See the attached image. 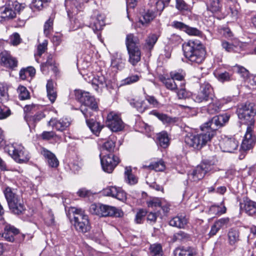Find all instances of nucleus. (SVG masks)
I'll use <instances>...</instances> for the list:
<instances>
[{
	"label": "nucleus",
	"mask_w": 256,
	"mask_h": 256,
	"mask_svg": "<svg viewBox=\"0 0 256 256\" xmlns=\"http://www.w3.org/2000/svg\"><path fill=\"white\" fill-rule=\"evenodd\" d=\"M150 254L152 256H162V247L160 244H155L150 246Z\"/></svg>",
	"instance_id": "obj_44"
},
{
	"label": "nucleus",
	"mask_w": 256,
	"mask_h": 256,
	"mask_svg": "<svg viewBox=\"0 0 256 256\" xmlns=\"http://www.w3.org/2000/svg\"><path fill=\"white\" fill-rule=\"evenodd\" d=\"M170 76L174 80H176L181 82H184V74L182 73L171 72L170 73Z\"/></svg>",
	"instance_id": "obj_59"
},
{
	"label": "nucleus",
	"mask_w": 256,
	"mask_h": 256,
	"mask_svg": "<svg viewBox=\"0 0 256 256\" xmlns=\"http://www.w3.org/2000/svg\"><path fill=\"white\" fill-rule=\"evenodd\" d=\"M50 0H33L32 6L38 10H42L44 6V4H46Z\"/></svg>",
	"instance_id": "obj_56"
},
{
	"label": "nucleus",
	"mask_w": 256,
	"mask_h": 256,
	"mask_svg": "<svg viewBox=\"0 0 256 256\" xmlns=\"http://www.w3.org/2000/svg\"><path fill=\"white\" fill-rule=\"evenodd\" d=\"M230 221L228 218H222L216 221L214 224L220 229L221 228L226 226Z\"/></svg>",
	"instance_id": "obj_63"
},
{
	"label": "nucleus",
	"mask_w": 256,
	"mask_h": 256,
	"mask_svg": "<svg viewBox=\"0 0 256 256\" xmlns=\"http://www.w3.org/2000/svg\"><path fill=\"white\" fill-rule=\"evenodd\" d=\"M18 233V230L14 228L10 227L4 230L2 234V237L8 242H12L14 240V236Z\"/></svg>",
	"instance_id": "obj_33"
},
{
	"label": "nucleus",
	"mask_w": 256,
	"mask_h": 256,
	"mask_svg": "<svg viewBox=\"0 0 256 256\" xmlns=\"http://www.w3.org/2000/svg\"><path fill=\"white\" fill-rule=\"evenodd\" d=\"M12 4H11V7L15 12L16 11L20 12L25 7L24 4H20L17 1H13L12 0Z\"/></svg>",
	"instance_id": "obj_61"
},
{
	"label": "nucleus",
	"mask_w": 256,
	"mask_h": 256,
	"mask_svg": "<svg viewBox=\"0 0 256 256\" xmlns=\"http://www.w3.org/2000/svg\"><path fill=\"white\" fill-rule=\"evenodd\" d=\"M210 100L212 102L208 105L207 111L210 114H214L218 112L221 108V104L218 100H214L212 98V100Z\"/></svg>",
	"instance_id": "obj_38"
},
{
	"label": "nucleus",
	"mask_w": 256,
	"mask_h": 256,
	"mask_svg": "<svg viewBox=\"0 0 256 256\" xmlns=\"http://www.w3.org/2000/svg\"><path fill=\"white\" fill-rule=\"evenodd\" d=\"M4 150L18 164L26 163L30 158V152L20 144H8Z\"/></svg>",
	"instance_id": "obj_3"
},
{
	"label": "nucleus",
	"mask_w": 256,
	"mask_h": 256,
	"mask_svg": "<svg viewBox=\"0 0 256 256\" xmlns=\"http://www.w3.org/2000/svg\"><path fill=\"white\" fill-rule=\"evenodd\" d=\"M12 0H7L4 6L0 8V20L4 21L14 18L16 16V12L11 7Z\"/></svg>",
	"instance_id": "obj_14"
},
{
	"label": "nucleus",
	"mask_w": 256,
	"mask_h": 256,
	"mask_svg": "<svg viewBox=\"0 0 256 256\" xmlns=\"http://www.w3.org/2000/svg\"><path fill=\"white\" fill-rule=\"evenodd\" d=\"M106 124V126L114 132L121 131L124 127V123L120 116L113 112L108 114Z\"/></svg>",
	"instance_id": "obj_9"
},
{
	"label": "nucleus",
	"mask_w": 256,
	"mask_h": 256,
	"mask_svg": "<svg viewBox=\"0 0 256 256\" xmlns=\"http://www.w3.org/2000/svg\"><path fill=\"white\" fill-rule=\"evenodd\" d=\"M48 125L51 126L58 131L62 132L70 126V122L67 118H63L58 120L52 118L48 122Z\"/></svg>",
	"instance_id": "obj_17"
},
{
	"label": "nucleus",
	"mask_w": 256,
	"mask_h": 256,
	"mask_svg": "<svg viewBox=\"0 0 256 256\" xmlns=\"http://www.w3.org/2000/svg\"><path fill=\"white\" fill-rule=\"evenodd\" d=\"M18 98L20 100H24L29 98L30 94L26 88L24 86H20L18 88Z\"/></svg>",
	"instance_id": "obj_49"
},
{
	"label": "nucleus",
	"mask_w": 256,
	"mask_h": 256,
	"mask_svg": "<svg viewBox=\"0 0 256 256\" xmlns=\"http://www.w3.org/2000/svg\"><path fill=\"white\" fill-rule=\"evenodd\" d=\"M253 128L250 126L247 128L246 132L244 136V138L242 142L241 148L244 150H250L254 146L256 138L252 134Z\"/></svg>",
	"instance_id": "obj_13"
},
{
	"label": "nucleus",
	"mask_w": 256,
	"mask_h": 256,
	"mask_svg": "<svg viewBox=\"0 0 256 256\" xmlns=\"http://www.w3.org/2000/svg\"><path fill=\"white\" fill-rule=\"evenodd\" d=\"M100 162L103 170L108 173H111L119 163V158L112 154L104 156L100 158Z\"/></svg>",
	"instance_id": "obj_10"
},
{
	"label": "nucleus",
	"mask_w": 256,
	"mask_h": 256,
	"mask_svg": "<svg viewBox=\"0 0 256 256\" xmlns=\"http://www.w3.org/2000/svg\"><path fill=\"white\" fill-rule=\"evenodd\" d=\"M158 36L154 34H150L146 38L145 43L144 45V48L148 51L150 52L156 42Z\"/></svg>",
	"instance_id": "obj_30"
},
{
	"label": "nucleus",
	"mask_w": 256,
	"mask_h": 256,
	"mask_svg": "<svg viewBox=\"0 0 256 256\" xmlns=\"http://www.w3.org/2000/svg\"><path fill=\"white\" fill-rule=\"evenodd\" d=\"M234 70L238 73L242 77L246 78L248 76L249 72L244 67L236 65L234 67Z\"/></svg>",
	"instance_id": "obj_50"
},
{
	"label": "nucleus",
	"mask_w": 256,
	"mask_h": 256,
	"mask_svg": "<svg viewBox=\"0 0 256 256\" xmlns=\"http://www.w3.org/2000/svg\"><path fill=\"white\" fill-rule=\"evenodd\" d=\"M104 26V18L101 14H98L96 17L91 18L90 27L92 28L94 32L100 30Z\"/></svg>",
	"instance_id": "obj_25"
},
{
	"label": "nucleus",
	"mask_w": 256,
	"mask_h": 256,
	"mask_svg": "<svg viewBox=\"0 0 256 256\" xmlns=\"http://www.w3.org/2000/svg\"><path fill=\"white\" fill-rule=\"evenodd\" d=\"M220 148L227 152H232L238 146V142L234 138H226L220 142Z\"/></svg>",
	"instance_id": "obj_16"
},
{
	"label": "nucleus",
	"mask_w": 256,
	"mask_h": 256,
	"mask_svg": "<svg viewBox=\"0 0 256 256\" xmlns=\"http://www.w3.org/2000/svg\"><path fill=\"white\" fill-rule=\"evenodd\" d=\"M185 32L190 36H200L202 35V32L196 28L190 27L187 26Z\"/></svg>",
	"instance_id": "obj_55"
},
{
	"label": "nucleus",
	"mask_w": 256,
	"mask_h": 256,
	"mask_svg": "<svg viewBox=\"0 0 256 256\" xmlns=\"http://www.w3.org/2000/svg\"><path fill=\"white\" fill-rule=\"evenodd\" d=\"M162 200L158 198H154L148 202V207L152 208L160 207Z\"/></svg>",
	"instance_id": "obj_60"
},
{
	"label": "nucleus",
	"mask_w": 256,
	"mask_h": 256,
	"mask_svg": "<svg viewBox=\"0 0 256 256\" xmlns=\"http://www.w3.org/2000/svg\"><path fill=\"white\" fill-rule=\"evenodd\" d=\"M8 95L6 89L4 86H0V103H3L8 100Z\"/></svg>",
	"instance_id": "obj_58"
},
{
	"label": "nucleus",
	"mask_w": 256,
	"mask_h": 256,
	"mask_svg": "<svg viewBox=\"0 0 256 256\" xmlns=\"http://www.w3.org/2000/svg\"><path fill=\"white\" fill-rule=\"evenodd\" d=\"M158 144L163 148H167L169 145V138L167 132H162L157 136Z\"/></svg>",
	"instance_id": "obj_35"
},
{
	"label": "nucleus",
	"mask_w": 256,
	"mask_h": 256,
	"mask_svg": "<svg viewBox=\"0 0 256 256\" xmlns=\"http://www.w3.org/2000/svg\"><path fill=\"white\" fill-rule=\"evenodd\" d=\"M226 212V208L225 206H212L208 210L210 214L220 215L224 214Z\"/></svg>",
	"instance_id": "obj_46"
},
{
	"label": "nucleus",
	"mask_w": 256,
	"mask_h": 256,
	"mask_svg": "<svg viewBox=\"0 0 256 256\" xmlns=\"http://www.w3.org/2000/svg\"><path fill=\"white\" fill-rule=\"evenodd\" d=\"M174 256H198L196 249L190 247H182L176 248L174 252Z\"/></svg>",
	"instance_id": "obj_26"
},
{
	"label": "nucleus",
	"mask_w": 256,
	"mask_h": 256,
	"mask_svg": "<svg viewBox=\"0 0 256 256\" xmlns=\"http://www.w3.org/2000/svg\"><path fill=\"white\" fill-rule=\"evenodd\" d=\"M102 192L105 196L114 198L122 202L126 200V193L120 187L108 186L103 190Z\"/></svg>",
	"instance_id": "obj_12"
},
{
	"label": "nucleus",
	"mask_w": 256,
	"mask_h": 256,
	"mask_svg": "<svg viewBox=\"0 0 256 256\" xmlns=\"http://www.w3.org/2000/svg\"><path fill=\"white\" fill-rule=\"evenodd\" d=\"M46 87L48 97L51 102L53 103L55 102L57 97L56 92L54 88L53 82L52 80H48Z\"/></svg>",
	"instance_id": "obj_31"
},
{
	"label": "nucleus",
	"mask_w": 256,
	"mask_h": 256,
	"mask_svg": "<svg viewBox=\"0 0 256 256\" xmlns=\"http://www.w3.org/2000/svg\"><path fill=\"white\" fill-rule=\"evenodd\" d=\"M130 104L141 113H142L148 108V105L146 104L144 100L137 97L130 100Z\"/></svg>",
	"instance_id": "obj_24"
},
{
	"label": "nucleus",
	"mask_w": 256,
	"mask_h": 256,
	"mask_svg": "<svg viewBox=\"0 0 256 256\" xmlns=\"http://www.w3.org/2000/svg\"><path fill=\"white\" fill-rule=\"evenodd\" d=\"M12 212L16 214H20L26 210L22 198L20 197L8 204Z\"/></svg>",
	"instance_id": "obj_19"
},
{
	"label": "nucleus",
	"mask_w": 256,
	"mask_h": 256,
	"mask_svg": "<svg viewBox=\"0 0 256 256\" xmlns=\"http://www.w3.org/2000/svg\"><path fill=\"white\" fill-rule=\"evenodd\" d=\"M11 114V111L9 108L0 103V120L6 118Z\"/></svg>",
	"instance_id": "obj_48"
},
{
	"label": "nucleus",
	"mask_w": 256,
	"mask_h": 256,
	"mask_svg": "<svg viewBox=\"0 0 256 256\" xmlns=\"http://www.w3.org/2000/svg\"><path fill=\"white\" fill-rule=\"evenodd\" d=\"M125 66V60L122 55L118 52L114 53L112 56L111 66L117 70H122Z\"/></svg>",
	"instance_id": "obj_22"
},
{
	"label": "nucleus",
	"mask_w": 256,
	"mask_h": 256,
	"mask_svg": "<svg viewBox=\"0 0 256 256\" xmlns=\"http://www.w3.org/2000/svg\"><path fill=\"white\" fill-rule=\"evenodd\" d=\"M150 114L156 116L164 124H171L176 122L175 118H172L166 114L160 113L156 110H152Z\"/></svg>",
	"instance_id": "obj_34"
},
{
	"label": "nucleus",
	"mask_w": 256,
	"mask_h": 256,
	"mask_svg": "<svg viewBox=\"0 0 256 256\" xmlns=\"http://www.w3.org/2000/svg\"><path fill=\"white\" fill-rule=\"evenodd\" d=\"M222 46L223 48L228 52H235L236 47L226 41H222Z\"/></svg>",
	"instance_id": "obj_62"
},
{
	"label": "nucleus",
	"mask_w": 256,
	"mask_h": 256,
	"mask_svg": "<svg viewBox=\"0 0 256 256\" xmlns=\"http://www.w3.org/2000/svg\"><path fill=\"white\" fill-rule=\"evenodd\" d=\"M4 196L7 201L8 204L10 203L13 200L21 197L16 194V190L7 186L4 190Z\"/></svg>",
	"instance_id": "obj_29"
},
{
	"label": "nucleus",
	"mask_w": 256,
	"mask_h": 256,
	"mask_svg": "<svg viewBox=\"0 0 256 256\" xmlns=\"http://www.w3.org/2000/svg\"><path fill=\"white\" fill-rule=\"evenodd\" d=\"M228 241L230 245L235 244L239 240V232L234 229H230L228 234Z\"/></svg>",
	"instance_id": "obj_40"
},
{
	"label": "nucleus",
	"mask_w": 256,
	"mask_h": 256,
	"mask_svg": "<svg viewBox=\"0 0 256 256\" xmlns=\"http://www.w3.org/2000/svg\"><path fill=\"white\" fill-rule=\"evenodd\" d=\"M84 78L92 83L93 88L96 91H98L99 88L102 89L107 86L106 80L103 75H98L94 77L92 76L88 77V80L86 78Z\"/></svg>",
	"instance_id": "obj_15"
},
{
	"label": "nucleus",
	"mask_w": 256,
	"mask_h": 256,
	"mask_svg": "<svg viewBox=\"0 0 256 256\" xmlns=\"http://www.w3.org/2000/svg\"><path fill=\"white\" fill-rule=\"evenodd\" d=\"M236 112L240 119L251 122L256 114V106L253 103L246 102L239 105Z\"/></svg>",
	"instance_id": "obj_7"
},
{
	"label": "nucleus",
	"mask_w": 256,
	"mask_h": 256,
	"mask_svg": "<svg viewBox=\"0 0 256 256\" xmlns=\"http://www.w3.org/2000/svg\"><path fill=\"white\" fill-rule=\"evenodd\" d=\"M240 208L250 216L256 214V202L250 200L244 201L240 204Z\"/></svg>",
	"instance_id": "obj_27"
},
{
	"label": "nucleus",
	"mask_w": 256,
	"mask_h": 256,
	"mask_svg": "<svg viewBox=\"0 0 256 256\" xmlns=\"http://www.w3.org/2000/svg\"><path fill=\"white\" fill-rule=\"evenodd\" d=\"M216 78L219 81L223 82L230 80H232V75L228 72H224L218 74L216 76Z\"/></svg>",
	"instance_id": "obj_54"
},
{
	"label": "nucleus",
	"mask_w": 256,
	"mask_h": 256,
	"mask_svg": "<svg viewBox=\"0 0 256 256\" xmlns=\"http://www.w3.org/2000/svg\"><path fill=\"white\" fill-rule=\"evenodd\" d=\"M143 168L160 172L163 171L165 169V164L163 160H160L157 162H152L148 166L144 165L143 166Z\"/></svg>",
	"instance_id": "obj_37"
},
{
	"label": "nucleus",
	"mask_w": 256,
	"mask_h": 256,
	"mask_svg": "<svg viewBox=\"0 0 256 256\" xmlns=\"http://www.w3.org/2000/svg\"><path fill=\"white\" fill-rule=\"evenodd\" d=\"M210 170V166L206 164L197 166L191 173L188 174V179L193 182H198L203 178L206 174Z\"/></svg>",
	"instance_id": "obj_11"
},
{
	"label": "nucleus",
	"mask_w": 256,
	"mask_h": 256,
	"mask_svg": "<svg viewBox=\"0 0 256 256\" xmlns=\"http://www.w3.org/2000/svg\"><path fill=\"white\" fill-rule=\"evenodd\" d=\"M213 89L210 84L208 82L200 84L199 91L196 94L193 95L194 100L198 103L206 102L212 100Z\"/></svg>",
	"instance_id": "obj_6"
},
{
	"label": "nucleus",
	"mask_w": 256,
	"mask_h": 256,
	"mask_svg": "<svg viewBox=\"0 0 256 256\" xmlns=\"http://www.w3.org/2000/svg\"><path fill=\"white\" fill-rule=\"evenodd\" d=\"M75 96L76 99L82 104L81 106H90L93 108H98L94 98L89 92L76 90Z\"/></svg>",
	"instance_id": "obj_8"
},
{
	"label": "nucleus",
	"mask_w": 256,
	"mask_h": 256,
	"mask_svg": "<svg viewBox=\"0 0 256 256\" xmlns=\"http://www.w3.org/2000/svg\"><path fill=\"white\" fill-rule=\"evenodd\" d=\"M184 82H181L176 90L178 97L179 99H184L188 96L189 94L184 88Z\"/></svg>",
	"instance_id": "obj_45"
},
{
	"label": "nucleus",
	"mask_w": 256,
	"mask_h": 256,
	"mask_svg": "<svg viewBox=\"0 0 256 256\" xmlns=\"http://www.w3.org/2000/svg\"><path fill=\"white\" fill-rule=\"evenodd\" d=\"M53 19L50 18L44 24V32L46 36H48L52 30Z\"/></svg>",
	"instance_id": "obj_51"
},
{
	"label": "nucleus",
	"mask_w": 256,
	"mask_h": 256,
	"mask_svg": "<svg viewBox=\"0 0 256 256\" xmlns=\"http://www.w3.org/2000/svg\"><path fill=\"white\" fill-rule=\"evenodd\" d=\"M129 59L128 62L132 66H136L140 60L141 52L138 47L127 48Z\"/></svg>",
	"instance_id": "obj_21"
},
{
	"label": "nucleus",
	"mask_w": 256,
	"mask_h": 256,
	"mask_svg": "<svg viewBox=\"0 0 256 256\" xmlns=\"http://www.w3.org/2000/svg\"><path fill=\"white\" fill-rule=\"evenodd\" d=\"M156 16V12H154L152 9L148 10L142 16V18L140 20L142 25L145 24H148Z\"/></svg>",
	"instance_id": "obj_39"
},
{
	"label": "nucleus",
	"mask_w": 256,
	"mask_h": 256,
	"mask_svg": "<svg viewBox=\"0 0 256 256\" xmlns=\"http://www.w3.org/2000/svg\"><path fill=\"white\" fill-rule=\"evenodd\" d=\"M207 10L214 14L222 12V0H208L206 4Z\"/></svg>",
	"instance_id": "obj_23"
},
{
	"label": "nucleus",
	"mask_w": 256,
	"mask_h": 256,
	"mask_svg": "<svg viewBox=\"0 0 256 256\" xmlns=\"http://www.w3.org/2000/svg\"><path fill=\"white\" fill-rule=\"evenodd\" d=\"M176 8L180 11H186L189 9L188 5L184 0H176Z\"/></svg>",
	"instance_id": "obj_53"
},
{
	"label": "nucleus",
	"mask_w": 256,
	"mask_h": 256,
	"mask_svg": "<svg viewBox=\"0 0 256 256\" xmlns=\"http://www.w3.org/2000/svg\"><path fill=\"white\" fill-rule=\"evenodd\" d=\"M0 58L1 62L6 67L13 68L17 66V60L8 52H2L0 54Z\"/></svg>",
	"instance_id": "obj_18"
},
{
	"label": "nucleus",
	"mask_w": 256,
	"mask_h": 256,
	"mask_svg": "<svg viewBox=\"0 0 256 256\" xmlns=\"http://www.w3.org/2000/svg\"><path fill=\"white\" fill-rule=\"evenodd\" d=\"M124 178L126 182L130 184H134L138 182L137 178L132 172L130 167H126L125 168Z\"/></svg>",
	"instance_id": "obj_41"
},
{
	"label": "nucleus",
	"mask_w": 256,
	"mask_h": 256,
	"mask_svg": "<svg viewBox=\"0 0 256 256\" xmlns=\"http://www.w3.org/2000/svg\"><path fill=\"white\" fill-rule=\"evenodd\" d=\"M74 212V226L76 230L85 233L90 230L88 216L82 209L76 208Z\"/></svg>",
	"instance_id": "obj_5"
},
{
	"label": "nucleus",
	"mask_w": 256,
	"mask_h": 256,
	"mask_svg": "<svg viewBox=\"0 0 256 256\" xmlns=\"http://www.w3.org/2000/svg\"><path fill=\"white\" fill-rule=\"evenodd\" d=\"M86 122L92 133L98 136L102 128V126H100V124L93 119L87 120Z\"/></svg>",
	"instance_id": "obj_36"
},
{
	"label": "nucleus",
	"mask_w": 256,
	"mask_h": 256,
	"mask_svg": "<svg viewBox=\"0 0 256 256\" xmlns=\"http://www.w3.org/2000/svg\"><path fill=\"white\" fill-rule=\"evenodd\" d=\"M80 108L82 112L86 118V122H87V120H90L88 119V118L93 114V112L96 111L98 110V108H93L90 106L86 107L84 106H81Z\"/></svg>",
	"instance_id": "obj_47"
},
{
	"label": "nucleus",
	"mask_w": 256,
	"mask_h": 256,
	"mask_svg": "<svg viewBox=\"0 0 256 256\" xmlns=\"http://www.w3.org/2000/svg\"><path fill=\"white\" fill-rule=\"evenodd\" d=\"M116 138L114 136H111L108 140L102 144V150L110 152H113L115 148Z\"/></svg>",
	"instance_id": "obj_42"
},
{
	"label": "nucleus",
	"mask_w": 256,
	"mask_h": 256,
	"mask_svg": "<svg viewBox=\"0 0 256 256\" xmlns=\"http://www.w3.org/2000/svg\"><path fill=\"white\" fill-rule=\"evenodd\" d=\"M140 76L138 74L130 76L123 80L124 84H130L136 82L140 80Z\"/></svg>",
	"instance_id": "obj_57"
},
{
	"label": "nucleus",
	"mask_w": 256,
	"mask_h": 256,
	"mask_svg": "<svg viewBox=\"0 0 256 256\" xmlns=\"http://www.w3.org/2000/svg\"><path fill=\"white\" fill-rule=\"evenodd\" d=\"M78 5V0H65V6L68 9V14L70 16V8H72L73 10L74 8H77Z\"/></svg>",
	"instance_id": "obj_52"
},
{
	"label": "nucleus",
	"mask_w": 256,
	"mask_h": 256,
	"mask_svg": "<svg viewBox=\"0 0 256 256\" xmlns=\"http://www.w3.org/2000/svg\"><path fill=\"white\" fill-rule=\"evenodd\" d=\"M40 154L47 159L48 165L52 168H56L59 162L54 154L44 148L40 149Z\"/></svg>",
	"instance_id": "obj_20"
},
{
	"label": "nucleus",
	"mask_w": 256,
	"mask_h": 256,
	"mask_svg": "<svg viewBox=\"0 0 256 256\" xmlns=\"http://www.w3.org/2000/svg\"><path fill=\"white\" fill-rule=\"evenodd\" d=\"M138 42V39L136 37L134 36L133 34H128L126 38V46L127 48L138 47L136 46Z\"/></svg>",
	"instance_id": "obj_43"
},
{
	"label": "nucleus",
	"mask_w": 256,
	"mask_h": 256,
	"mask_svg": "<svg viewBox=\"0 0 256 256\" xmlns=\"http://www.w3.org/2000/svg\"><path fill=\"white\" fill-rule=\"evenodd\" d=\"M56 136V135L53 131H44L41 134L42 138L44 140H51Z\"/></svg>",
	"instance_id": "obj_64"
},
{
	"label": "nucleus",
	"mask_w": 256,
	"mask_h": 256,
	"mask_svg": "<svg viewBox=\"0 0 256 256\" xmlns=\"http://www.w3.org/2000/svg\"><path fill=\"white\" fill-rule=\"evenodd\" d=\"M160 80L167 89L173 92H176V90L178 88V86L180 85L176 83L171 78H166V77L162 76Z\"/></svg>",
	"instance_id": "obj_32"
},
{
	"label": "nucleus",
	"mask_w": 256,
	"mask_h": 256,
	"mask_svg": "<svg viewBox=\"0 0 256 256\" xmlns=\"http://www.w3.org/2000/svg\"><path fill=\"white\" fill-rule=\"evenodd\" d=\"M230 117L227 114L213 117L202 127V132L187 134L184 138L186 144L196 150H200L211 140L216 131L228 121Z\"/></svg>",
	"instance_id": "obj_1"
},
{
	"label": "nucleus",
	"mask_w": 256,
	"mask_h": 256,
	"mask_svg": "<svg viewBox=\"0 0 256 256\" xmlns=\"http://www.w3.org/2000/svg\"><path fill=\"white\" fill-rule=\"evenodd\" d=\"M188 223V220L185 216H176L171 219L169 222L170 226L180 228H183Z\"/></svg>",
	"instance_id": "obj_28"
},
{
	"label": "nucleus",
	"mask_w": 256,
	"mask_h": 256,
	"mask_svg": "<svg viewBox=\"0 0 256 256\" xmlns=\"http://www.w3.org/2000/svg\"><path fill=\"white\" fill-rule=\"evenodd\" d=\"M185 58L192 64H200L205 58L206 50L198 41L189 40L182 45Z\"/></svg>",
	"instance_id": "obj_2"
},
{
	"label": "nucleus",
	"mask_w": 256,
	"mask_h": 256,
	"mask_svg": "<svg viewBox=\"0 0 256 256\" xmlns=\"http://www.w3.org/2000/svg\"><path fill=\"white\" fill-rule=\"evenodd\" d=\"M90 212L92 214L101 216L120 217L123 214L121 210L116 207L100 204H91Z\"/></svg>",
	"instance_id": "obj_4"
}]
</instances>
